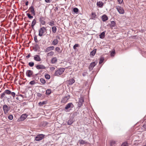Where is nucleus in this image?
<instances>
[{
	"instance_id": "obj_1",
	"label": "nucleus",
	"mask_w": 146,
	"mask_h": 146,
	"mask_svg": "<svg viewBox=\"0 0 146 146\" xmlns=\"http://www.w3.org/2000/svg\"><path fill=\"white\" fill-rule=\"evenodd\" d=\"M65 70L64 68H60L55 71L54 73L55 76H58L59 75L62 74Z\"/></svg>"
},
{
	"instance_id": "obj_2",
	"label": "nucleus",
	"mask_w": 146,
	"mask_h": 146,
	"mask_svg": "<svg viewBox=\"0 0 146 146\" xmlns=\"http://www.w3.org/2000/svg\"><path fill=\"white\" fill-rule=\"evenodd\" d=\"M45 135L44 134H38L35 137V140L36 141H39L43 139Z\"/></svg>"
},
{
	"instance_id": "obj_3",
	"label": "nucleus",
	"mask_w": 146,
	"mask_h": 146,
	"mask_svg": "<svg viewBox=\"0 0 146 146\" xmlns=\"http://www.w3.org/2000/svg\"><path fill=\"white\" fill-rule=\"evenodd\" d=\"M46 31V29L44 27H42L40 28L38 31V35L40 36H42Z\"/></svg>"
},
{
	"instance_id": "obj_4",
	"label": "nucleus",
	"mask_w": 146,
	"mask_h": 146,
	"mask_svg": "<svg viewBox=\"0 0 146 146\" xmlns=\"http://www.w3.org/2000/svg\"><path fill=\"white\" fill-rule=\"evenodd\" d=\"M116 9L120 14H123L125 12L124 10L121 7L119 6H117L116 7Z\"/></svg>"
},
{
	"instance_id": "obj_5",
	"label": "nucleus",
	"mask_w": 146,
	"mask_h": 146,
	"mask_svg": "<svg viewBox=\"0 0 146 146\" xmlns=\"http://www.w3.org/2000/svg\"><path fill=\"white\" fill-rule=\"evenodd\" d=\"M98 62L97 61H95V62H92L89 66V70H92L93 68L97 64Z\"/></svg>"
},
{
	"instance_id": "obj_6",
	"label": "nucleus",
	"mask_w": 146,
	"mask_h": 146,
	"mask_svg": "<svg viewBox=\"0 0 146 146\" xmlns=\"http://www.w3.org/2000/svg\"><path fill=\"white\" fill-rule=\"evenodd\" d=\"M3 109L5 114L8 113L10 110V107H8L5 104L3 106Z\"/></svg>"
},
{
	"instance_id": "obj_7",
	"label": "nucleus",
	"mask_w": 146,
	"mask_h": 146,
	"mask_svg": "<svg viewBox=\"0 0 146 146\" xmlns=\"http://www.w3.org/2000/svg\"><path fill=\"white\" fill-rule=\"evenodd\" d=\"M36 68L38 70L45 69L46 67L44 66L42 64H38L35 66Z\"/></svg>"
},
{
	"instance_id": "obj_8",
	"label": "nucleus",
	"mask_w": 146,
	"mask_h": 146,
	"mask_svg": "<svg viewBox=\"0 0 146 146\" xmlns=\"http://www.w3.org/2000/svg\"><path fill=\"white\" fill-rule=\"evenodd\" d=\"M69 96H67L64 97L62 99L61 102L62 103H65L67 102L68 100L70 98Z\"/></svg>"
},
{
	"instance_id": "obj_9",
	"label": "nucleus",
	"mask_w": 146,
	"mask_h": 146,
	"mask_svg": "<svg viewBox=\"0 0 146 146\" xmlns=\"http://www.w3.org/2000/svg\"><path fill=\"white\" fill-rule=\"evenodd\" d=\"M27 115L26 114H23L21 116L19 119H18L19 120V121L24 120L27 117Z\"/></svg>"
},
{
	"instance_id": "obj_10",
	"label": "nucleus",
	"mask_w": 146,
	"mask_h": 146,
	"mask_svg": "<svg viewBox=\"0 0 146 146\" xmlns=\"http://www.w3.org/2000/svg\"><path fill=\"white\" fill-rule=\"evenodd\" d=\"M45 19L42 16H41L39 19V21L40 23L42 25H44L46 23V22L44 21Z\"/></svg>"
},
{
	"instance_id": "obj_11",
	"label": "nucleus",
	"mask_w": 146,
	"mask_h": 146,
	"mask_svg": "<svg viewBox=\"0 0 146 146\" xmlns=\"http://www.w3.org/2000/svg\"><path fill=\"white\" fill-rule=\"evenodd\" d=\"M33 72L32 71L29 70L27 71L26 73V74L28 77H30L33 75Z\"/></svg>"
},
{
	"instance_id": "obj_12",
	"label": "nucleus",
	"mask_w": 146,
	"mask_h": 146,
	"mask_svg": "<svg viewBox=\"0 0 146 146\" xmlns=\"http://www.w3.org/2000/svg\"><path fill=\"white\" fill-rule=\"evenodd\" d=\"M34 60L37 61H40L41 60L40 56L38 55H35L34 56Z\"/></svg>"
},
{
	"instance_id": "obj_13",
	"label": "nucleus",
	"mask_w": 146,
	"mask_h": 146,
	"mask_svg": "<svg viewBox=\"0 0 146 146\" xmlns=\"http://www.w3.org/2000/svg\"><path fill=\"white\" fill-rule=\"evenodd\" d=\"M73 107L74 105L72 103H69L66 105L65 109L66 110H68L70 108H73Z\"/></svg>"
},
{
	"instance_id": "obj_14",
	"label": "nucleus",
	"mask_w": 146,
	"mask_h": 146,
	"mask_svg": "<svg viewBox=\"0 0 146 146\" xmlns=\"http://www.w3.org/2000/svg\"><path fill=\"white\" fill-rule=\"evenodd\" d=\"M67 81L68 84L69 85H72L75 82V80L74 79L72 78L69 79Z\"/></svg>"
},
{
	"instance_id": "obj_15",
	"label": "nucleus",
	"mask_w": 146,
	"mask_h": 146,
	"mask_svg": "<svg viewBox=\"0 0 146 146\" xmlns=\"http://www.w3.org/2000/svg\"><path fill=\"white\" fill-rule=\"evenodd\" d=\"M29 9L30 10V11L31 14H33L34 15H35V13L33 6L31 5L29 8Z\"/></svg>"
},
{
	"instance_id": "obj_16",
	"label": "nucleus",
	"mask_w": 146,
	"mask_h": 146,
	"mask_svg": "<svg viewBox=\"0 0 146 146\" xmlns=\"http://www.w3.org/2000/svg\"><path fill=\"white\" fill-rule=\"evenodd\" d=\"M54 46H51L47 47L46 49L45 50V52H48L50 50H53L54 48Z\"/></svg>"
},
{
	"instance_id": "obj_17",
	"label": "nucleus",
	"mask_w": 146,
	"mask_h": 146,
	"mask_svg": "<svg viewBox=\"0 0 146 146\" xmlns=\"http://www.w3.org/2000/svg\"><path fill=\"white\" fill-rule=\"evenodd\" d=\"M102 21H105L108 20V17L106 15H103L102 17Z\"/></svg>"
},
{
	"instance_id": "obj_18",
	"label": "nucleus",
	"mask_w": 146,
	"mask_h": 146,
	"mask_svg": "<svg viewBox=\"0 0 146 146\" xmlns=\"http://www.w3.org/2000/svg\"><path fill=\"white\" fill-rule=\"evenodd\" d=\"M104 3L102 1H97V5L100 7H102Z\"/></svg>"
},
{
	"instance_id": "obj_19",
	"label": "nucleus",
	"mask_w": 146,
	"mask_h": 146,
	"mask_svg": "<svg viewBox=\"0 0 146 146\" xmlns=\"http://www.w3.org/2000/svg\"><path fill=\"white\" fill-rule=\"evenodd\" d=\"M36 23V21L35 19L33 20L32 23L31 27H32V29H34V27Z\"/></svg>"
},
{
	"instance_id": "obj_20",
	"label": "nucleus",
	"mask_w": 146,
	"mask_h": 146,
	"mask_svg": "<svg viewBox=\"0 0 146 146\" xmlns=\"http://www.w3.org/2000/svg\"><path fill=\"white\" fill-rule=\"evenodd\" d=\"M96 49H94L91 52L90 54V55H92L93 56H94L96 52Z\"/></svg>"
},
{
	"instance_id": "obj_21",
	"label": "nucleus",
	"mask_w": 146,
	"mask_h": 146,
	"mask_svg": "<svg viewBox=\"0 0 146 146\" xmlns=\"http://www.w3.org/2000/svg\"><path fill=\"white\" fill-rule=\"evenodd\" d=\"M79 143L80 144L84 145L85 144H87V142L86 141H84L82 139H80L79 141Z\"/></svg>"
},
{
	"instance_id": "obj_22",
	"label": "nucleus",
	"mask_w": 146,
	"mask_h": 146,
	"mask_svg": "<svg viewBox=\"0 0 146 146\" xmlns=\"http://www.w3.org/2000/svg\"><path fill=\"white\" fill-rule=\"evenodd\" d=\"M74 121L73 119H70L68 121L67 124L68 125L72 124L73 122Z\"/></svg>"
},
{
	"instance_id": "obj_23",
	"label": "nucleus",
	"mask_w": 146,
	"mask_h": 146,
	"mask_svg": "<svg viewBox=\"0 0 146 146\" xmlns=\"http://www.w3.org/2000/svg\"><path fill=\"white\" fill-rule=\"evenodd\" d=\"M100 38H103L105 36V31L103 32L102 33L99 35Z\"/></svg>"
},
{
	"instance_id": "obj_24",
	"label": "nucleus",
	"mask_w": 146,
	"mask_h": 146,
	"mask_svg": "<svg viewBox=\"0 0 146 146\" xmlns=\"http://www.w3.org/2000/svg\"><path fill=\"white\" fill-rule=\"evenodd\" d=\"M47 102L46 101H44L42 102H40L38 103V105L40 106H42L43 105L46 104L47 103Z\"/></svg>"
},
{
	"instance_id": "obj_25",
	"label": "nucleus",
	"mask_w": 146,
	"mask_h": 146,
	"mask_svg": "<svg viewBox=\"0 0 146 146\" xmlns=\"http://www.w3.org/2000/svg\"><path fill=\"white\" fill-rule=\"evenodd\" d=\"M58 42V40L57 39H54L52 42V44L54 45L57 44Z\"/></svg>"
},
{
	"instance_id": "obj_26",
	"label": "nucleus",
	"mask_w": 146,
	"mask_h": 146,
	"mask_svg": "<svg viewBox=\"0 0 146 146\" xmlns=\"http://www.w3.org/2000/svg\"><path fill=\"white\" fill-rule=\"evenodd\" d=\"M91 17V18L92 19H95L96 18V14L95 13H92V14Z\"/></svg>"
},
{
	"instance_id": "obj_27",
	"label": "nucleus",
	"mask_w": 146,
	"mask_h": 146,
	"mask_svg": "<svg viewBox=\"0 0 146 146\" xmlns=\"http://www.w3.org/2000/svg\"><path fill=\"white\" fill-rule=\"evenodd\" d=\"M57 61V59L56 57L52 58L51 60V62L53 64L55 63Z\"/></svg>"
},
{
	"instance_id": "obj_28",
	"label": "nucleus",
	"mask_w": 146,
	"mask_h": 146,
	"mask_svg": "<svg viewBox=\"0 0 146 146\" xmlns=\"http://www.w3.org/2000/svg\"><path fill=\"white\" fill-rule=\"evenodd\" d=\"M56 29H56V27H55V26L53 27L52 28V32L53 33H55L56 32Z\"/></svg>"
},
{
	"instance_id": "obj_29",
	"label": "nucleus",
	"mask_w": 146,
	"mask_h": 146,
	"mask_svg": "<svg viewBox=\"0 0 146 146\" xmlns=\"http://www.w3.org/2000/svg\"><path fill=\"white\" fill-rule=\"evenodd\" d=\"M55 50L59 53H61L62 52V50H60V48L58 47H56L55 48Z\"/></svg>"
},
{
	"instance_id": "obj_30",
	"label": "nucleus",
	"mask_w": 146,
	"mask_h": 146,
	"mask_svg": "<svg viewBox=\"0 0 146 146\" xmlns=\"http://www.w3.org/2000/svg\"><path fill=\"white\" fill-rule=\"evenodd\" d=\"M5 93L9 95L11 93V92L10 90H7L5 91Z\"/></svg>"
},
{
	"instance_id": "obj_31",
	"label": "nucleus",
	"mask_w": 146,
	"mask_h": 146,
	"mask_svg": "<svg viewBox=\"0 0 146 146\" xmlns=\"http://www.w3.org/2000/svg\"><path fill=\"white\" fill-rule=\"evenodd\" d=\"M115 23L113 21H111V23L110 25V26L111 27H114L115 26Z\"/></svg>"
},
{
	"instance_id": "obj_32",
	"label": "nucleus",
	"mask_w": 146,
	"mask_h": 146,
	"mask_svg": "<svg viewBox=\"0 0 146 146\" xmlns=\"http://www.w3.org/2000/svg\"><path fill=\"white\" fill-rule=\"evenodd\" d=\"M51 92V91L50 90L48 89L47 90L46 92V93L47 95L50 94Z\"/></svg>"
},
{
	"instance_id": "obj_33",
	"label": "nucleus",
	"mask_w": 146,
	"mask_h": 146,
	"mask_svg": "<svg viewBox=\"0 0 146 146\" xmlns=\"http://www.w3.org/2000/svg\"><path fill=\"white\" fill-rule=\"evenodd\" d=\"M84 102V100L83 98L82 97H81L79 99L78 102L83 103V102Z\"/></svg>"
},
{
	"instance_id": "obj_34",
	"label": "nucleus",
	"mask_w": 146,
	"mask_h": 146,
	"mask_svg": "<svg viewBox=\"0 0 146 146\" xmlns=\"http://www.w3.org/2000/svg\"><path fill=\"white\" fill-rule=\"evenodd\" d=\"M40 81L41 83L44 84L46 83L45 80L43 78H41L40 79Z\"/></svg>"
},
{
	"instance_id": "obj_35",
	"label": "nucleus",
	"mask_w": 146,
	"mask_h": 146,
	"mask_svg": "<svg viewBox=\"0 0 146 146\" xmlns=\"http://www.w3.org/2000/svg\"><path fill=\"white\" fill-rule=\"evenodd\" d=\"M48 24L49 25L51 26H53L54 25V22L53 21H51L50 22L48 23Z\"/></svg>"
},
{
	"instance_id": "obj_36",
	"label": "nucleus",
	"mask_w": 146,
	"mask_h": 146,
	"mask_svg": "<svg viewBox=\"0 0 146 146\" xmlns=\"http://www.w3.org/2000/svg\"><path fill=\"white\" fill-rule=\"evenodd\" d=\"M29 65L30 67H33L34 65V63L33 62H29L28 64Z\"/></svg>"
},
{
	"instance_id": "obj_37",
	"label": "nucleus",
	"mask_w": 146,
	"mask_h": 146,
	"mask_svg": "<svg viewBox=\"0 0 146 146\" xmlns=\"http://www.w3.org/2000/svg\"><path fill=\"white\" fill-rule=\"evenodd\" d=\"M73 11L75 13H78V9L77 8H74L73 9Z\"/></svg>"
},
{
	"instance_id": "obj_38",
	"label": "nucleus",
	"mask_w": 146,
	"mask_h": 146,
	"mask_svg": "<svg viewBox=\"0 0 146 146\" xmlns=\"http://www.w3.org/2000/svg\"><path fill=\"white\" fill-rule=\"evenodd\" d=\"M27 15L28 17L30 19H31L33 18V16L31 15V14L29 13H27Z\"/></svg>"
},
{
	"instance_id": "obj_39",
	"label": "nucleus",
	"mask_w": 146,
	"mask_h": 146,
	"mask_svg": "<svg viewBox=\"0 0 146 146\" xmlns=\"http://www.w3.org/2000/svg\"><path fill=\"white\" fill-rule=\"evenodd\" d=\"M104 60V58L103 57L100 58V60L99 62V64H100L103 62Z\"/></svg>"
},
{
	"instance_id": "obj_40",
	"label": "nucleus",
	"mask_w": 146,
	"mask_h": 146,
	"mask_svg": "<svg viewBox=\"0 0 146 146\" xmlns=\"http://www.w3.org/2000/svg\"><path fill=\"white\" fill-rule=\"evenodd\" d=\"M6 94V93H5V91H4V92H3V93H2L1 94V96L0 97V98H1V99H2L4 97Z\"/></svg>"
},
{
	"instance_id": "obj_41",
	"label": "nucleus",
	"mask_w": 146,
	"mask_h": 146,
	"mask_svg": "<svg viewBox=\"0 0 146 146\" xmlns=\"http://www.w3.org/2000/svg\"><path fill=\"white\" fill-rule=\"evenodd\" d=\"M45 78L47 79H49L50 78V76L48 74L45 75Z\"/></svg>"
},
{
	"instance_id": "obj_42",
	"label": "nucleus",
	"mask_w": 146,
	"mask_h": 146,
	"mask_svg": "<svg viewBox=\"0 0 146 146\" xmlns=\"http://www.w3.org/2000/svg\"><path fill=\"white\" fill-rule=\"evenodd\" d=\"M115 143V141H112L110 142V146H113Z\"/></svg>"
},
{
	"instance_id": "obj_43",
	"label": "nucleus",
	"mask_w": 146,
	"mask_h": 146,
	"mask_svg": "<svg viewBox=\"0 0 146 146\" xmlns=\"http://www.w3.org/2000/svg\"><path fill=\"white\" fill-rule=\"evenodd\" d=\"M54 54V52L52 51H50V52L48 53V56H52Z\"/></svg>"
},
{
	"instance_id": "obj_44",
	"label": "nucleus",
	"mask_w": 146,
	"mask_h": 146,
	"mask_svg": "<svg viewBox=\"0 0 146 146\" xmlns=\"http://www.w3.org/2000/svg\"><path fill=\"white\" fill-rule=\"evenodd\" d=\"M34 40L36 42H38V41L37 39V36L36 35H35L34 37Z\"/></svg>"
},
{
	"instance_id": "obj_45",
	"label": "nucleus",
	"mask_w": 146,
	"mask_h": 146,
	"mask_svg": "<svg viewBox=\"0 0 146 146\" xmlns=\"http://www.w3.org/2000/svg\"><path fill=\"white\" fill-rule=\"evenodd\" d=\"M8 118L11 120H12L13 118V116L12 115H10L8 117Z\"/></svg>"
},
{
	"instance_id": "obj_46",
	"label": "nucleus",
	"mask_w": 146,
	"mask_h": 146,
	"mask_svg": "<svg viewBox=\"0 0 146 146\" xmlns=\"http://www.w3.org/2000/svg\"><path fill=\"white\" fill-rule=\"evenodd\" d=\"M48 123L46 121H44L42 123V125L45 127L48 124Z\"/></svg>"
},
{
	"instance_id": "obj_47",
	"label": "nucleus",
	"mask_w": 146,
	"mask_h": 146,
	"mask_svg": "<svg viewBox=\"0 0 146 146\" xmlns=\"http://www.w3.org/2000/svg\"><path fill=\"white\" fill-rule=\"evenodd\" d=\"M78 114V113L76 111L74 112L73 114V115L74 117H75L77 116Z\"/></svg>"
},
{
	"instance_id": "obj_48",
	"label": "nucleus",
	"mask_w": 146,
	"mask_h": 146,
	"mask_svg": "<svg viewBox=\"0 0 146 146\" xmlns=\"http://www.w3.org/2000/svg\"><path fill=\"white\" fill-rule=\"evenodd\" d=\"M29 84L31 85H34L35 84H36V82H35V81L34 80H33L32 81H31L30 83H29Z\"/></svg>"
},
{
	"instance_id": "obj_49",
	"label": "nucleus",
	"mask_w": 146,
	"mask_h": 146,
	"mask_svg": "<svg viewBox=\"0 0 146 146\" xmlns=\"http://www.w3.org/2000/svg\"><path fill=\"white\" fill-rule=\"evenodd\" d=\"M79 44H76L73 46V48L74 49H76V48L78 47Z\"/></svg>"
},
{
	"instance_id": "obj_50",
	"label": "nucleus",
	"mask_w": 146,
	"mask_h": 146,
	"mask_svg": "<svg viewBox=\"0 0 146 146\" xmlns=\"http://www.w3.org/2000/svg\"><path fill=\"white\" fill-rule=\"evenodd\" d=\"M82 104H83V103L78 102V107H79V108H80L81 107V106H82Z\"/></svg>"
},
{
	"instance_id": "obj_51",
	"label": "nucleus",
	"mask_w": 146,
	"mask_h": 146,
	"mask_svg": "<svg viewBox=\"0 0 146 146\" xmlns=\"http://www.w3.org/2000/svg\"><path fill=\"white\" fill-rule=\"evenodd\" d=\"M121 146H127V143H124L121 145Z\"/></svg>"
},
{
	"instance_id": "obj_52",
	"label": "nucleus",
	"mask_w": 146,
	"mask_h": 146,
	"mask_svg": "<svg viewBox=\"0 0 146 146\" xmlns=\"http://www.w3.org/2000/svg\"><path fill=\"white\" fill-rule=\"evenodd\" d=\"M11 95L13 97H14L15 94L14 92H11Z\"/></svg>"
},
{
	"instance_id": "obj_53",
	"label": "nucleus",
	"mask_w": 146,
	"mask_h": 146,
	"mask_svg": "<svg viewBox=\"0 0 146 146\" xmlns=\"http://www.w3.org/2000/svg\"><path fill=\"white\" fill-rule=\"evenodd\" d=\"M42 96V94L40 93H38L37 94V96L38 97H40Z\"/></svg>"
},
{
	"instance_id": "obj_54",
	"label": "nucleus",
	"mask_w": 146,
	"mask_h": 146,
	"mask_svg": "<svg viewBox=\"0 0 146 146\" xmlns=\"http://www.w3.org/2000/svg\"><path fill=\"white\" fill-rule=\"evenodd\" d=\"M115 53V52L114 51H113L111 53V56H113V54H114Z\"/></svg>"
},
{
	"instance_id": "obj_55",
	"label": "nucleus",
	"mask_w": 146,
	"mask_h": 146,
	"mask_svg": "<svg viewBox=\"0 0 146 146\" xmlns=\"http://www.w3.org/2000/svg\"><path fill=\"white\" fill-rule=\"evenodd\" d=\"M119 4H121L123 1V0H117Z\"/></svg>"
},
{
	"instance_id": "obj_56",
	"label": "nucleus",
	"mask_w": 146,
	"mask_h": 146,
	"mask_svg": "<svg viewBox=\"0 0 146 146\" xmlns=\"http://www.w3.org/2000/svg\"><path fill=\"white\" fill-rule=\"evenodd\" d=\"M45 1L47 3H50L51 1L50 0H45Z\"/></svg>"
},
{
	"instance_id": "obj_57",
	"label": "nucleus",
	"mask_w": 146,
	"mask_h": 146,
	"mask_svg": "<svg viewBox=\"0 0 146 146\" xmlns=\"http://www.w3.org/2000/svg\"><path fill=\"white\" fill-rule=\"evenodd\" d=\"M87 74V73L86 72H84L82 73V75L83 76H85Z\"/></svg>"
},
{
	"instance_id": "obj_58",
	"label": "nucleus",
	"mask_w": 146,
	"mask_h": 146,
	"mask_svg": "<svg viewBox=\"0 0 146 146\" xmlns=\"http://www.w3.org/2000/svg\"><path fill=\"white\" fill-rule=\"evenodd\" d=\"M55 69V68L53 67H52L50 68V70H54Z\"/></svg>"
},
{
	"instance_id": "obj_59",
	"label": "nucleus",
	"mask_w": 146,
	"mask_h": 146,
	"mask_svg": "<svg viewBox=\"0 0 146 146\" xmlns=\"http://www.w3.org/2000/svg\"><path fill=\"white\" fill-rule=\"evenodd\" d=\"M30 56V54H29L26 56V58H29Z\"/></svg>"
},
{
	"instance_id": "obj_60",
	"label": "nucleus",
	"mask_w": 146,
	"mask_h": 146,
	"mask_svg": "<svg viewBox=\"0 0 146 146\" xmlns=\"http://www.w3.org/2000/svg\"><path fill=\"white\" fill-rule=\"evenodd\" d=\"M29 2L28 1H27L25 3V5L26 6H27L28 5Z\"/></svg>"
},
{
	"instance_id": "obj_61",
	"label": "nucleus",
	"mask_w": 146,
	"mask_h": 146,
	"mask_svg": "<svg viewBox=\"0 0 146 146\" xmlns=\"http://www.w3.org/2000/svg\"><path fill=\"white\" fill-rule=\"evenodd\" d=\"M143 128H145V129H146V124H144L143 125Z\"/></svg>"
},
{
	"instance_id": "obj_62",
	"label": "nucleus",
	"mask_w": 146,
	"mask_h": 146,
	"mask_svg": "<svg viewBox=\"0 0 146 146\" xmlns=\"http://www.w3.org/2000/svg\"><path fill=\"white\" fill-rule=\"evenodd\" d=\"M19 96H20L23 98V96L22 95L20 94Z\"/></svg>"
},
{
	"instance_id": "obj_63",
	"label": "nucleus",
	"mask_w": 146,
	"mask_h": 146,
	"mask_svg": "<svg viewBox=\"0 0 146 146\" xmlns=\"http://www.w3.org/2000/svg\"><path fill=\"white\" fill-rule=\"evenodd\" d=\"M35 46L36 47H37V46H38V44H36L35 45Z\"/></svg>"
},
{
	"instance_id": "obj_64",
	"label": "nucleus",
	"mask_w": 146,
	"mask_h": 146,
	"mask_svg": "<svg viewBox=\"0 0 146 146\" xmlns=\"http://www.w3.org/2000/svg\"><path fill=\"white\" fill-rule=\"evenodd\" d=\"M16 99L17 100H18L19 99V98H18V97H17V98H16Z\"/></svg>"
}]
</instances>
